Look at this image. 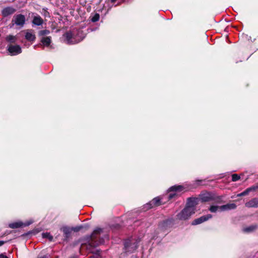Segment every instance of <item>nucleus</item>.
<instances>
[{"label": "nucleus", "mask_w": 258, "mask_h": 258, "mask_svg": "<svg viewBox=\"0 0 258 258\" xmlns=\"http://www.w3.org/2000/svg\"><path fill=\"white\" fill-rule=\"evenodd\" d=\"M103 232V229L97 228L95 229L92 234L88 237L89 246L94 247L99 244H103L106 240H108V236L107 234L103 235V237H101Z\"/></svg>", "instance_id": "1"}, {"label": "nucleus", "mask_w": 258, "mask_h": 258, "mask_svg": "<svg viewBox=\"0 0 258 258\" xmlns=\"http://www.w3.org/2000/svg\"><path fill=\"white\" fill-rule=\"evenodd\" d=\"M86 35V33L80 29L77 30V32H68L63 35V36L66 38L67 44H74L82 41L85 37Z\"/></svg>", "instance_id": "2"}, {"label": "nucleus", "mask_w": 258, "mask_h": 258, "mask_svg": "<svg viewBox=\"0 0 258 258\" xmlns=\"http://www.w3.org/2000/svg\"><path fill=\"white\" fill-rule=\"evenodd\" d=\"M140 241V238L137 237H132L126 239L124 242V252L126 253L134 252L138 248Z\"/></svg>", "instance_id": "3"}, {"label": "nucleus", "mask_w": 258, "mask_h": 258, "mask_svg": "<svg viewBox=\"0 0 258 258\" xmlns=\"http://www.w3.org/2000/svg\"><path fill=\"white\" fill-rule=\"evenodd\" d=\"M195 213V208L191 206H186L176 215V218L179 220H186Z\"/></svg>", "instance_id": "4"}, {"label": "nucleus", "mask_w": 258, "mask_h": 258, "mask_svg": "<svg viewBox=\"0 0 258 258\" xmlns=\"http://www.w3.org/2000/svg\"><path fill=\"white\" fill-rule=\"evenodd\" d=\"M191 188V187H188L180 185L172 186L169 188L168 191L169 192L172 191L173 192L169 194L168 196V199L169 200L174 198L175 196H177L178 192H181L182 191H186L190 189Z\"/></svg>", "instance_id": "5"}, {"label": "nucleus", "mask_w": 258, "mask_h": 258, "mask_svg": "<svg viewBox=\"0 0 258 258\" xmlns=\"http://www.w3.org/2000/svg\"><path fill=\"white\" fill-rule=\"evenodd\" d=\"M26 21L25 17L22 14H18L14 16L10 25V27H13L15 25L22 28L24 26Z\"/></svg>", "instance_id": "6"}, {"label": "nucleus", "mask_w": 258, "mask_h": 258, "mask_svg": "<svg viewBox=\"0 0 258 258\" xmlns=\"http://www.w3.org/2000/svg\"><path fill=\"white\" fill-rule=\"evenodd\" d=\"M7 50L11 55H16L22 52V49L19 45H8Z\"/></svg>", "instance_id": "7"}, {"label": "nucleus", "mask_w": 258, "mask_h": 258, "mask_svg": "<svg viewBox=\"0 0 258 258\" xmlns=\"http://www.w3.org/2000/svg\"><path fill=\"white\" fill-rule=\"evenodd\" d=\"M33 222V220H30L25 223L21 221L16 222L9 224V227L12 229L18 228L22 226H28Z\"/></svg>", "instance_id": "8"}, {"label": "nucleus", "mask_w": 258, "mask_h": 258, "mask_svg": "<svg viewBox=\"0 0 258 258\" xmlns=\"http://www.w3.org/2000/svg\"><path fill=\"white\" fill-rule=\"evenodd\" d=\"M200 200L202 202L216 201L214 194L211 192H206L200 195Z\"/></svg>", "instance_id": "9"}, {"label": "nucleus", "mask_w": 258, "mask_h": 258, "mask_svg": "<svg viewBox=\"0 0 258 258\" xmlns=\"http://www.w3.org/2000/svg\"><path fill=\"white\" fill-rule=\"evenodd\" d=\"M161 199L160 197H156L153 199L151 201L147 203L145 206V208L147 209H151L155 206H159L161 204L162 202L161 201Z\"/></svg>", "instance_id": "10"}, {"label": "nucleus", "mask_w": 258, "mask_h": 258, "mask_svg": "<svg viewBox=\"0 0 258 258\" xmlns=\"http://www.w3.org/2000/svg\"><path fill=\"white\" fill-rule=\"evenodd\" d=\"M16 12V9L13 7H7L2 11V14L3 17H7L13 15Z\"/></svg>", "instance_id": "11"}, {"label": "nucleus", "mask_w": 258, "mask_h": 258, "mask_svg": "<svg viewBox=\"0 0 258 258\" xmlns=\"http://www.w3.org/2000/svg\"><path fill=\"white\" fill-rule=\"evenodd\" d=\"M212 216L211 214H208L206 215L203 216L199 218L194 220L192 222V225H196L200 224L212 218Z\"/></svg>", "instance_id": "12"}, {"label": "nucleus", "mask_w": 258, "mask_h": 258, "mask_svg": "<svg viewBox=\"0 0 258 258\" xmlns=\"http://www.w3.org/2000/svg\"><path fill=\"white\" fill-rule=\"evenodd\" d=\"M25 38L29 41H34L36 37L32 30H28L26 32Z\"/></svg>", "instance_id": "13"}, {"label": "nucleus", "mask_w": 258, "mask_h": 258, "mask_svg": "<svg viewBox=\"0 0 258 258\" xmlns=\"http://www.w3.org/2000/svg\"><path fill=\"white\" fill-rule=\"evenodd\" d=\"M258 188V185H253L252 186L249 188H247L246 189H245L243 192H241L240 194H238L237 196L240 197V196H244L248 195L250 192L255 191L256 189Z\"/></svg>", "instance_id": "14"}, {"label": "nucleus", "mask_w": 258, "mask_h": 258, "mask_svg": "<svg viewBox=\"0 0 258 258\" xmlns=\"http://www.w3.org/2000/svg\"><path fill=\"white\" fill-rule=\"evenodd\" d=\"M258 188V185H253L252 186L249 188H247L246 189H245L243 192H241L240 194H238L237 196L240 197V196H244L248 195L250 192L255 191L256 189Z\"/></svg>", "instance_id": "15"}, {"label": "nucleus", "mask_w": 258, "mask_h": 258, "mask_svg": "<svg viewBox=\"0 0 258 258\" xmlns=\"http://www.w3.org/2000/svg\"><path fill=\"white\" fill-rule=\"evenodd\" d=\"M258 188V185H253L252 186L249 188H247L246 189H245L243 192H241L240 194H238L237 196L240 197V196H244L248 195L250 192L255 191L256 189Z\"/></svg>", "instance_id": "16"}, {"label": "nucleus", "mask_w": 258, "mask_h": 258, "mask_svg": "<svg viewBox=\"0 0 258 258\" xmlns=\"http://www.w3.org/2000/svg\"><path fill=\"white\" fill-rule=\"evenodd\" d=\"M245 206L248 208L258 207V198H254L246 203Z\"/></svg>", "instance_id": "17"}, {"label": "nucleus", "mask_w": 258, "mask_h": 258, "mask_svg": "<svg viewBox=\"0 0 258 258\" xmlns=\"http://www.w3.org/2000/svg\"><path fill=\"white\" fill-rule=\"evenodd\" d=\"M236 208V205L235 204H228L221 206V211H225L235 209Z\"/></svg>", "instance_id": "18"}, {"label": "nucleus", "mask_w": 258, "mask_h": 258, "mask_svg": "<svg viewBox=\"0 0 258 258\" xmlns=\"http://www.w3.org/2000/svg\"><path fill=\"white\" fill-rule=\"evenodd\" d=\"M41 42L43 45L48 46L51 42V37H42L41 39Z\"/></svg>", "instance_id": "19"}, {"label": "nucleus", "mask_w": 258, "mask_h": 258, "mask_svg": "<svg viewBox=\"0 0 258 258\" xmlns=\"http://www.w3.org/2000/svg\"><path fill=\"white\" fill-rule=\"evenodd\" d=\"M61 230L63 232L64 237L68 238L72 231V229L67 226H64L61 228Z\"/></svg>", "instance_id": "20"}, {"label": "nucleus", "mask_w": 258, "mask_h": 258, "mask_svg": "<svg viewBox=\"0 0 258 258\" xmlns=\"http://www.w3.org/2000/svg\"><path fill=\"white\" fill-rule=\"evenodd\" d=\"M197 199L195 198H188L186 206H191L195 208V206L197 203Z\"/></svg>", "instance_id": "21"}, {"label": "nucleus", "mask_w": 258, "mask_h": 258, "mask_svg": "<svg viewBox=\"0 0 258 258\" xmlns=\"http://www.w3.org/2000/svg\"><path fill=\"white\" fill-rule=\"evenodd\" d=\"M170 223V221L166 220L160 223L159 225V228L161 230H164L167 228L169 224Z\"/></svg>", "instance_id": "22"}, {"label": "nucleus", "mask_w": 258, "mask_h": 258, "mask_svg": "<svg viewBox=\"0 0 258 258\" xmlns=\"http://www.w3.org/2000/svg\"><path fill=\"white\" fill-rule=\"evenodd\" d=\"M33 23L36 25L40 26L43 23V20L39 16H35L33 20Z\"/></svg>", "instance_id": "23"}, {"label": "nucleus", "mask_w": 258, "mask_h": 258, "mask_svg": "<svg viewBox=\"0 0 258 258\" xmlns=\"http://www.w3.org/2000/svg\"><path fill=\"white\" fill-rule=\"evenodd\" d=\"M256 229H257V226L253 225H250L246 228H244L243 229V231L245 232L250 233V232L254 231Z\"/></svg>", "instance_id": "24"}, {"label": "nucleus", "mask_w": 258, "mask_h": 258, "mask_svg": "<svg viewBox=\"0 0 258 258\" xmlns=\"http://www.w3.org/2000/svg\"><path fill=\"white\" fill-rule=\"evenodd\" d=\"M17 38L16 36H13L12 35H8L6 37V41L11 43H15L17 41Z\"/></svg>", "instance_id": "25"}, {"label": "nucleus", "mask_w": 258, "mask_h": 258, "mask_svg": "<svg viewBox=\"0 0 258 258\" xmlns=\"http://www.w3.org/2000/svg\"><path fill=\"white\" fill-rule=\"evenodd\" d=\"M209 210L212 213H216L218 211H221V206L212 205Z\"/></svg>", "instance_id": "26"}, {"label": "nucleus", "mask_w": 258, "mask_h": 258, "mask_svg": "<svg viewBox=\"0 0 258 258\" xmlns=\"http://www.w3.org/2000/svg\"><path fill=\"white\" fill-rule=\"evenodd\" d=\"M93 254L90 257V258H101L100 250H96L95 251H91Z\"/></svg>", "instance_id": "27"}, {"label": "nucleus", "mask_w": 258, "mask_h": 258, "mask_svg": "<svg viewBox=\"0 0 258 258\" xmlns=\"http://www.w3.org/2000/svg\"><path fill=\"white\" fill-rule=\"evenodd\" d=\"M42 236L43 238H47L50 241H51L53 240V236L49 233H48V232L43 233L42 234Z\"/></svg>", "instance_id": "28"}, {"label": "nucleus", "mask_w": 258, "mask_h": 258, "mask_svg": "<svg viewBox=\"0 0 258 258\" xmlns=\"http://www.w3.org/2000/svg\"><path fill=\"white\" fill-rule=\"evenodd\" d=\"M50 31L48 30H42L39 32V35L40 36L45 37V36L49 34Z\"/></svg>", "instance_id": "29"}, {"label": "nucleus", "mask_w": 258, "mask_h": 258, "mask_svg": "<svg viewBox=\"0 0 258 258\" xmlns=\"http://www.w3.org/2000/svg\"><path fill=\"white\" fill-rule=\"evenodd\" d=\"M100 18V15L99 14L96 13L91 18V21L93 22H96L98 21H99Z\"/></svg>", "instance_id": "30"}, {"label": "nucleus", "mask_w": 258, "mask_h": 258, "mask_svg": "<svg viewBox=\"0 0 258 258\" xmlns=\"http://www.w3.org/2000/svg\"><path fill=\"white\" fill-rule=\"evenodd\" d=\"M240 178L239 175L237 174H233L232 175V180L233 181H236Z\"/></svg>", "instance_id": "31"}, {"label": "nucleus", "mask_w": 258, "mask_h": 258, "mask_svg": "<svg viewBox=\"0 0 258 258\" xmlns=\"http://www.w3.org/2000/svg\"><path fill=\"white\" fill-rule=\"evenodd\" d=\"M81 228H82L81 226H78V227L73 228L72 229V230H74V231L77 232V231H79L81 229Z\"/></svg>", "instance_id": "32"}, {"label": "nucleus", "mask_w": 258, "mask_h": 258, "mask_svg": "<svg viewBox=\"0 0 258 258\" xmlns=\"http://www.w3.org/2000/svg\"><path fill=\"white\" fill-rule=\"evenodd\" d=\"M0 258H8V257L7 256L5 255H4L3 254H0Z\"/></svg>", "instance_id": "33"}, {"label": "nucleus", "mask_w": 258, "mask_h": 258, "mask_svg": "<svg viewBox=\"0 0 258 258\" xmlns=\"http://www.w3.org/2000/svg\"><path fill=\"white\" fill-rule=\"evenodd\" d=\"M5 242L4 241H0V246L3 245L4 244Z\"/></svg>", "instance_id": "34"}, {"label": "nucleus", "mask_w": 258, "mask_h": 258, "mask_svg": "<svg viewBox=\"0 0 258 258\" xmlns=\"http://www.w3.org/2000/svg\"><path fill=\"white\" fill-rule=\"evenodd\" d=\"M37 258H47V257H46V256L44 255V256H42L38 257Z\"/></svg>", "instance_id": "35"}, {"label": "nucleus", "mask_w": 258, "mask_h": 258, "mask_svg": "<svg viewBox=\"0 0 258 258\" xmlns=\"http://www.w3.org/2000/svg\"><path fill=\"white\" fill-rule=\"evenodd\" d=\"M110 1H111V3H114L116 2V0H110Z\"/></svg>", "instance_id": "36"}, {"label": "nucleus", "mask_w": 258, "mask_h": 258, "mask_svg": "<svg viewBox=\"0 0 258 258\" xmlns=\"http://www.w3.org/2000/svg\"><path fill=\"white\" fill-rule=\"evenodd\" d=\"M89 30H90L91 31H93V30H92V29H88L87 30V31H88V32L89 31Z\"/></svg>", "instance_id": "37"}]
</instances>
